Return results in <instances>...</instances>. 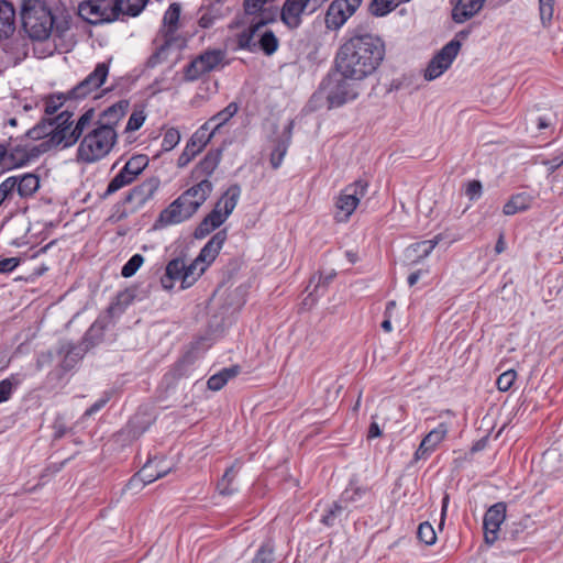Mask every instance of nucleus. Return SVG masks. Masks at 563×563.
I'll use <instances>...</instances> for the list:
<instances>
[{
  "mask_svg": "<svg viewBox=\"0 0 563 563\" xmlns=\"http://www.w3.org/2000/svg\"><path fill=\"white\" fill-rule=\"evenodd\" d=\"M15 30V11L13 5L0 0V40L9 37Z\"/></svg>",
  "mask_w": 563,
  "mask_h": 563,
  "instance_id": "2f4dec72",
  "label": "nucleus"
},
{
  "mask_svg": "<svg viewBox=\"0 0 563 563\" xmlns=\"http://www.w3.org/2000/svg\"><path fill=\"white\" fill-rule=\"evenodd\" d=\"M484 2L485 0H457L452 10V20L455 23H464L481 11Z\"/></svg>",
  "mask_w": 563,
  "mask_h": 563,
  "instance_id": "a878e982",
  "label": "nucleus"
},
{
  "mask_svg": "<svg viewBox=\"0 0 563 563\" xmlns=\"http://www.w3.org/2000/svg\"><path fill=\"white\" fill-rule=\"evenodd\" d=\"M51 144L44 140L37 144H24L7 147L4 167L13 168L26 165L31 161H34L40 155L51 151Z\"/></svg>",
  "mask_w": 563,
  "mask_h": 563,
  "instance_id": "1a4fd4ad",
  "label": "nucleus"
},
{
  "mask_svg": "<svg viewBox=\"0 0 563 563\" xmlns=\"http://www.w3.org/2000/svg\"><path fill=\"white\" fill-rule=\"evenodd\" d=\"M409 0H372L368 5V12L374 16H385L399 4Z\"/></svg>",
  "mask_w": 563,
  "mask_h": 563,
  "instance_id": "79ce46f5",
  "label": "nucleus"
},
{
  "mask_svg": "<svg viewBox=\"0 0 563 563\" xmlns=\"http://www.w3.org/2000/svg\"><path fill=\"white\" fill-rule=\"evenodd\" d=\"M211 137L205 136V131H197L187 142L185 148L177 159V166L186 167L192 158L202 151Z\"/></svg>",
  "mask_w": 563,
  "mask_h": 563,
  "instance_id": "5701e85b",
  "label": "nucleus"
},
{
  "mask_svg": "<svg viewBox=\"0 0 563 563\" xmlns=\"http://www.w3.org/2000/svg\"><path fill=\"white\" fill-rule=\"evenodd\" d=\"M239 110L236 102H230L224 109L211 117L201 128V131L211 130L209 137H212Z\"/></svg>",
  "mask_w": 563,
  "mask_h": 563,
  "instance_id": "bb28decb",
  "label": "nucleus"
},
{
  "mask_svg": "<svg viewBox=\"0 0 563 563\" xmlns=\"http://www.w3.org/2000/svg\"><path fill=\"white\" fill-rule=\"evenodd\" d=\"M325 0H286L280 11V19L289 29H297L302 22V14L316 12Z\"/></svg>",
  "mask_w": 563,
  "mask_h": 563,
  "instance_id": "6e6552de",
  "label": "nucleus"
},
{
  "mask_svg": "<svg viewBox=\"0 0 563 563\" xmlns=\"http://www.w3.org/2000/svg\"><path fill=\"white\" fill-rule=\"evenodd\" d=\"M517 378V372L515 369H508L500 374L497 378L496 385L498 390L500 391H507L509 390L515 380Z\"/></svg>",
  "mask_w": 563,
  "mask_h": 563,
  "instance_id": "4d7b16f0",
  "label": "nucleus"
},
{
  "mask_svg": "<svg viewBox=\"0 0 563 563\" xmlns=\"http://www.w3.org/2000/svg\"><path fill=\"white\" fill-rule=\"evenodd\" d=\"M108 75L109 65L107 63H98L95 69L68 92L69 97L71 99L86 98L102 86Z\"/></svg>",
  "mask_w": 563,
  "mask_h": 563,
  "instance_id": "9b49d317",
  "label": "nucleus"
},
{
  "mask_svg": "<svg viewBox=\"0 0 563 563\" xmlns=\"http://www.w3.org/2000/svg\"><path fill=\"white\" fill-rule=\"evenodd\" d=\"M347 501L342 500L341 503H333L324 514H322L320 521L325 526H334L336 522L347 520L350 510L347 508Z\"/></svg>",
  "mask_w": 563,
  "mask_h": 563,
  "instance_id": "473e14b6",
  "label": "nucleus"
},
{
  "mask_svg": "<svg viewBox=\"0 0 563 563\" xmlns=\"http://www.w3.org/2000/svg\"><path fill=\"white\" fill-rule=\"evenodd\" d=\"M351 186H346L335 201L334 218L338 222H347L352 216V194Z\"/></svg>",
  "mask_w": 563,
  "mask_h": 563,
  "instance_id": "c9c22d12",
  "label": "nucleus"
},
{
  "mask_svg": "<svg viewBox=\"0 0 563 563\" xmlns=\"http://www.w3.org/2000/svg\"><path fill=\"white\" fill-rule=\"evenodd\" d=\"M162 460L148 461L130 481L128 486L132 488L143 487L154 481L164 477L170 472L169 466L162 465Z\"/></svg>",
  "mask_w": 563,
  "mask_h": 563,
  "instance_id": "ddd939ff",
  "label": "nucleus"
},
{
  "mask_svg": "<svg viewBox=\"0 0 563 563\" xmlns=\"http://www.w3.org/2000/svg\"><path fill=\"white\" fill-rule=\"evenodd\" d=\"M12 191L7 179L0 183V208L8 206L14 199Z\"/></svg>",
  "mask_w": 563,
  "mask_h": 563,
  "instance_id": "052dcab7",
  "label": "nucleus"
},
{
  "mask_svg": "<svg viewBox=\"0 0 563 563\" xmlns=\"http://www.w3.org/2000/svg\"><path fill=\"white\" fill-rule=\"evenodd\" d=\"M228 238L227 229L218 231L205 244L200 250L199 255L196 257L202 265L200 266V273H203L207 267L216 260L220 250Z\"/></svg>",
  "mask_w": 563,
  "mask_h": 563,
  "instance_id": "412c9836",
  "label": "nucleus"
},
{
  "mask_svg": "<svg viewBox=\"0 0 563 563\" xmlns=\"http://www.w3.org/2000/svg\"><path fill=\"white\" fill-rule=\"evenodd\" d=\"M110 400V394L106 393L100 399L93 402L82 415L81 419L89 418L100 411Z\"/></svg>",
  "mask_w": 563,
  "mask_h": 563,
  "instance_id": "680f3d73",
  "label": "nucleus"
},
{
  "mask_svg": "<svg viewBox=\"0 0 563 563\" xmlns=\"http://www.w3.org/2000/svg\"><path fill=\"white\" fill-rule=\"evenodd\" d=\"M203 75H206V73L202 71L201 65L199 64V60L197 59V57L195 59H192L184 68V80L185 81H188V82L196 81Z\"/></svg>",
  "mask_w": 563,
  "mask_h": 563,
  "instance_id": "864d4df0",
  "label": "nucleus"
},
{
  "mask_svg": "<svg viewBox=\"0 0 563 563\" xmlns=\"http://www.w3.org/2000/svg\"><path fill=\"white\" fill-rule=\"evenodd\" d=\"M144 263V257L141 254L132 255L129 261L122 266L121 275L124 278L132 277Z\"/></svg>",
  "mask_w": 563,
  "mask_h": 563,
  "instance_id": "3c124183",
  "label": "nucleus"
},
{
  "mask_svg": "<svg viewBox=\"0 0 563 563\" xmlns=\"http://www.w3.org/2000/svg\"><path fill=\"white\" fill-rule=\"evenodd\" d=\"M439 240H440V238L435 236L432 240L422 241L420 243H417V247L421 249L422 256H428L431 253V251L437 246V244L439 243Z\"/></svg>",
  "mask_w": 563,
  "mask_h": 563,
  "instance_id": "69168bd1",
  "label": "nucleus"
},
{
  "mask_svg": "<svg viewBox=\"0 0 563 563\" xmlns=\"http://www.w3.org/2000/svg\"><path fill=\"white\" fill-rule=\"evenodd\" d=\"M118 19L120 15L136 16L145 8L148 0H113Z\"/></svg>",
  "mask_w": 563,
  "mask_h": 563,
  "instance_id": "ea45409f",
  "label": "nucleus"
},
{
  "mask_svg": "<svg viewBox=\"0 0 563 563\" xmlns=\"http://www.w3.org/2000/svg\"><path fill=\"white\" fill-rule=\"evenodd\" d=\"M352 16V3L350 0H333L325 13V26L328 30L338 31Z\"/></svg>",
  "mask_w": 563,
  "mask_h": 563,
  "instance_id": "dca6fc26",
  "label": "nucleus"
},
{
  "mask_svg": "<svg viewBox=\"0 0 563 563\" xmlns=\"http://www.w3.org/2000/svg\"><path fill=\"white\" fill-rule=\"evenodd\" d=\"M109 321V314L100 316L87 330L82 339V342L80 343L82 344L84 347H87V351L97 345L102 340L104 330L108 327Z\"/></svg>",
  "mask_w": 563,
  "mask_h": 563,
  "instance_id": "c85d7f7f",
  "label": "nucleus"
},
{
  "mask_svg": "<svg viewBox=\"0 0 563 563\" xmlns=\"http://www.w3.org/2000/svg\"><path fill=\"white\" fill-rule=\"evenodd\" d=\"M148 165V158L146 155H134L124 165L126 172L129 170L133 177H136L145 169Z\"/></svg>",
  "mask_w": 563,
  "mask_h": 563,
  "instance_id": "de8ad7c7",
  "label": "nucleus"
},
{
  "mask_svg": "<svg viewBox=\"0 0 563 563\" xmlns=\"http://www.w3.org/2000/svg\"><path fill=\"white\" fill-rule=\"evenodd\" d=\"M185 268V260L173 258L169 261L165 268V274L161 277V285L163 289H173L175 282L180 280L183 283V275Z\"/></svg>",
  "mask_w": 563,
  "mask_h": 563,
  "instance_id": "c756f323",
  "label": "nucleus"
},
{
  "mask_svg": "<svg viewBox=\"0 0 563 563\" xmlns=\"http://www.w3.org/2000/svg\"><path fill=\"white\" fill-rule=\"evenodd\" d=\"M251 563H275V547L273 542H264L257 549Z\"/></svg>",
  "mask_w": 563,
  "mask_h": 563,
  "instance_id": "a18cd8bd",
  "label": "nucleus"
},
{
  "mask_svg": "<svg viewBox=\"0 0 563 563\" xmlns=\"http://www.w3.org/2000/svg\"><path fill=\"white\" fill-rule=\"evenodd\" d=\"M21 19L24 31L33 40L44 41L53 32L54 16L41 0H25Z\"/></svg>",
  "mask_w": 563,
  "mask_h": 563,
  "instance_id": "39448f33",
  "label": "nucleus"
},
{
  "mask_svg": "<svg viewBox=\"0 0 563 563\" xmlns=\"http://www.w3.org/2000/svg\"><path fill=\"white\" fill-rule=\"evenodd\" d=\"M368 185L369 181L366 178L354 181V211L358 208L361 200L366 197Z\"/></svg>",
  "mask_w": 563,
  "mask_h": 563,
  "instance_id": "13d9d810",
  "label": "nucleus"
},
{
  "mask_svg": "<svg viewBox=\"0 0 563 563\" xmlns=\"http://www.w3.org/2000/svg\"><path fill=\"white\" fill-rule=\"evenodd\" d=\"M241 186L231 185L218 199L213 209L201 220L194 231L197 240L207 238L211 232L219 229L231 216L241 197Z\"/></svg>",
  "mask_w": 563,
  "mask_h": 563,
  "instance_id": "20e7f679",
  "label": "nucleus"
},
{
  "mask_svg": "<svg viewBox=\"0 0 563 563\" xmlns=\"http://www.w3.org/2000/svg\"><path fill=\"white\" fill-rule=\"evenodd\" d=\"M216 15L211 11H207L199 18V25L203 29H208L213 25Z\"/></svg>",
  "mask_w": 563,
  "mask_h": 563,
  "instance_id": "774afa93",
  "label": "nucleus"
},
{
  "mask_svg": "<svg viewBox=\"0 0 563 563\" xmlns=\"http://www.w3.org/2000/svg\"><path fill=\"white\" fill-rule=\"evenodd\" d=\"M418 539L423 542L427 545H431L437 540L435 531L431 523L428 521H424L419 525L418 531H417Z\"/></svg>",
  "mask_w": 563,
  "mask_h": 563,
  "instance_id": "5fc2aeb1",
  "label": "nucleus"
},
{
  "mask_svg": "<svg viewBox=\"0 0 563 563\" xmlns=\"http://www.w3.org/2000/svg\"><path fill=\"white\" fill-rule=\"evenodd\" d=\"M222 159V150L214 148L210 150L205 157L195 166L191 172V179L195 184H199L200 181L212 183L210 180L211 175L218 168L220 162Z\"/></svg>",
  "mask_w": 563,
  "mask_h": 563,
  "instance_id": "2eb2a0df",
  "label": "nucleus"
},
{
  "mask_svg": "<svg viewBox=\"0 0 563 563\" xmlns=\"http://www.w3.org/2000/svg\"><path fill=\"white\" fill-rule=\"evenodd\" d=\"M128 107V101H119L108 107L99 114V118L95 124L99 126L112 128L115 130V125L124 117Z\"/></svg>",
  "mask_w": 563,
  "mask_h": 563,
  "instance_id": "cd10ccee",
  "label": "nucleus"
},
{
  "mask_svg": "<svg viewBox=\"0 0 563 563\" xmlns=\"http://www.w3.org/2000/svg\"><path fill=\"white\" fill-rule=\"evenodd\" d=\"M334 277V271H331L325 274L320 273L319 275H313L309 280V285L306 288V291L308 294L302 299V307L305 309H311L316 305L318 299L324 295L328 285L333 280Z\"/></svg>",
  "mask_w": 563,
  "mask_h": 563,
  "instance_id": "f3484780",
  "label": "nucleus"
},
{
  "mask_svg": "<svg viewBox=\"0 0 563 563\" xmlns=\"http://www.w3.org/2000/svg\"><path fill=\"white\" fill-rule=\"evenodd\" d=\"M20 265V258L8 257L0 260V274H8L13 272Z\"/></svg>",
  "mask_w": 563,
  "mask_h": 563,
  "instance_id": "e2e57ef3",
  "label": "nucleus"
},
{
  "mask_svg": "<svg viewBox=\"0 0 563 563\" xmlns=\"http://www.w3.org/2000/svg\"><path fill=\"white\" fill-rule=\"evenodd\" d=\"M18 384L19 380L14 375L0 380V404L8 401L11 398L14 387Z\"/></svg>",
  "mask_w": 563,
  "mask_h": 563,
  "instance_id": "6e6d98bb",
  "label": "nucleus"
},
{
  "mask_svg": "<svg viewBox=\"0 0 563 563\" xmlns=\"http://www.w3.org/2000/svg\"><path fill=\"white\" fill-rule=\"evenodd\" d=\"M460 48L461 43L455 38L445 44L429 62L424 70V78L433 80L440 77L451 66Z\"/></svg>",
  "mask_w": 563,
  "mask_h": 563,
  "instance_id": "9d476101",
  "label": "nucleus"
},
{
  "mask_svg": "<svg viewBox=\"0 0 563 563\" xmlns=\"http://www.w3.org/2000/svg\"><path fill=\"white\" fill-rule=\"evenodd\" d=\"M118 140V133L112 128L95 124L80 140L77 147L76 161L82 164H93L110 154Z\"/></svg>",
  "mask_w": 563,
  "mask_h": 563,
  "instance_id": "f03ea898",
  "label": "nucleus"
},
{
  "mask_svg": "<svg viewBox=\"0 0 563 563\" xmlns=\"http://www.w3.org/2000/svg\"><path fill=\"white\" fill-rule=\"evenodd\" d=\"M465 194L471 200H475V199L479 198V196L482 195L481 181L479 180L470 181L466 186Z\"/></svg>",
  "mask_w": 563,
  "mask_h": 563,
  "instance_id": "0e129e2a",
  "label": "nucleus"
},
{
  "mask_svg": "<svg viewBox=\"0 0 563 563\" xmlns=\"http://www.w3.org/2000/svg\"><path fill=\"white\" fill-rule=\"evenodd\" d=\"M202 264L198 262L196 258L189 265L185 264L184 275H183V289L189 288L197 278L202 274L200 273V266Z\"/></svg>",
  "mask_w": 563,
  "mask_h": 563,
  "instance_id": "49530a36",
  "label": "nucleus"
},
{
  "mask_svg": "<svg viewBox=\"0 0 563 563\" xmlns=\"http://www.w3.org/2000/svg\"><path fill=\"white\" fill-rule=\"evenodd\" d=\"M268 0H244L243 7L246 15H253L251 22L257 21L258 19L269 18L268 14L263 10L264 5Z\"/></svg>",
  "mask_w": 563,
  "mask_h": 563,
  "instance_id": "c03bdc74",
  "label": "nucleus"
},
{
  "mask_svg": "<svg viewBox=\"0 0 563 563\" xmlns=\"http://www.w3.org/2000/svg\"><path fill=\"white\" fill-rule=\"evenodd\" d=\"M78 14L90 24H103L118 20L113 0H86L79 4Z\"/></svg>",
  "mask_w": 563,
  "mask_h": 563,
  "instance_id": "0eeeda50",
  "label": "nucleus"
},
{
  "mask_svg": "<svg viewBox=\"0 0 563 563\" xmlns=\"http://www.w3.org/2000/svg\"><path fill=\"white\" fill-rule=\"evenodd\" d=\"M555 0H539L540 20L543 26H549L553 19Z\"/></svg>",
  "mask_w": 563,
  "mask_h": 563,
  "instance_id": "603ef678",
  "label": "nucleus"
},
{
  "mask_svg": "<svg viewBox=\"0 0 563 563\" xmlns=\"http://www.w3.org/2000/svg\"><path fill=\"white\" fill-rule=\"evenodd\" d=\"M238 463L231 465L224 472L223 476L219 479L217 484V489L222 496H232L238 492V487L234 484L235 477L239 472V467H236Z\"/></svg>",
  "mask_w": 563,
  "mask_h": 563,
  "instance_id": "4c0bfd02",
  "label": "nucleus"
},
{
  "mask_svg": "<svg viewBox=\"0 0 563 563\" xmlns=\"http://www.w3.org/2000/svg\"><path fill=\"white\" fill-rule=\"evenodd\" d=\"M135 180L133 175L123 166L122 169L110 180L103 197H108Z\"/></svg>",
  "mask_w": 563,
  "mask_h": 563,
  "instance_id": "a19ab883",
  "label": "nucleus"
},
{
  "mask_svg": "<svg viewBox=\"0 0 563 563\" xmlns=\"http://www.w3.org/2000/svg\"><path fill=\"white\" fill-rule=\"evenodd\" d=\"M145 121V114L142 111H134L125 125L126 132H133L139 130Z\"/></svg>",
  "mask_w": 563,
  "mask_h": 563,
  "instance_id": "bf43d9fd",
  "label": "nucleus"
},
{
  "mask_svg": "<svg viewBox=\"0 0 563 563\" xmlns=\"http://www.w3.org/2000/svg\"><path fill=\"white\" fill-rule=\"evenodd\" d=\"M96 111L93 108L86 110L78 119L75 128L69 132L66 146L74 145L87 129L95 126Z\"/></svg>",
  "mask_w": 563,
  "mask_h": 563,
  "instance_id": "7c9ffc66",
  "label": "nucleus"
},
{
  "mask_svg": "<svg viewBox=\"0 0 563 563\" xmlns=\"http://www.w3.org/2000/svg\"><path fill=\"white\" fill-rule=\"evenodd\" d=\"M180 142V132L176 128H168L162 140V150L169 152L175 148Z\"/></svg>",
  "mask_w": 563,
  "mask_h": 563,
  "instance_id": "09e8293b",
  "label": "nucleus"
},
{
  "mask_svg": "<svg viewBox=\"0 0 563 563\" xmlns=\"http://www.w3.org/2000/svg\"><path fill=\"white\" fill-rule=\"evenodd\" d=\"M543 165L548 167L549 173H554L563 165V155L554 156L551 159L544 161Z\"/></svg>",
  "mask_w": 563,
  "mask_h": 563,
  "instance_id": "338daca9",
  "label": "nucleus"
},
{
  "mask_svg": "<svg viewBox=\"0 0 563 563\" xmlns=\"http://www.w3.org/2000/svg\"><path fill=\"white\" fill-rule=\"evenodd\" d=\"M448 426L440 423L437 428L431 430L421 441L418 449L415 452V461L427 460L439 446V444L445 439L448 434Z\"/></svg>",
  "mask_w": 563,
  "mask_h": 563,
  "instance_id": "a211bd4d",
  "label": "nucleus"
},
{
  "mask_svg": "<svg viewBox=\"0 0 563 563\" xmlns=\"http://www.w3.org/2000/svg\"><path fill=\"white\" fill-rule=\"evenodd\" d=\"M294 121H289L284 128L282 135L275 141L274 148L271 153V165L277 169L283 164L284 157L287 154L288 147L291 143Z\"/></svg>",
  "mask_w": 563,
  "mask_h": 563,
  "instance_id": "b1692460",
  "label": "nucleus"
},
{
  "mask_svg": "<svg viewBox=\"0 0 563 563\" xmlns=\"http://www.w3.org/2000/svg\"><path fill=\"white\" fill-rule=\"evenodd\" d=\"M385 55L384 43L372 34H358L354 31V80H361L373 74Z\"/></svg>",
  "mask_w": 563,
  "mask_h": 563,
  "instance_id": "7ed1b4c3",
  "label": "nucleus"
},
{
  "mask_svg": "<svg viewBox=\"0 0 563 563\" xmlns=\"http://www.w3.org/2000/svg\"><path fill=\"white\" fill-rule=\"evenodd\" d=\"M240 373V366L233 365L231 367H225L221 369L219 373L213 374L209 377L207 382V386L210 390L218 391L221 390L225 384L233 377H235Z\"/></svg>",
  "mask_w": 563,
  "mask_h": 563,
  "instance_id": "e433bc0d",
  "label": "nucleus"
},
{
  "mask_svg": "<svg viewBox=\"0 0 563 563\" xmlns=\"http://www.w3.org/2000/svg\"><path fill=\"white\" fill-rule=\"evenodd\" d=\"M352 79V38L346 40L339 48L334 70L322 81L321 90L327 92L329 108H338L346 102Z\"/></svg>",
  "mask_w": 563,
  "mask_h": 563,
  "instance_id": "f257e3e1",
  "label": "nucleus"
},
{
  "mask_svg": "<svg viewBox=\"0 0 563 563\" xmlns=\"http://www.w3.org/2000/svg\"><path fill=\"white\" fill-rule=\"evenodd\" d=\"M5 179L14 195L23 199L32 197L40 188V178L32 173L14 175Z\"/></svg>",
  "mask_w": 563,
  "mask_h": 563,
  "instance_id": "aec40b11",
  "label": "nucleus"
},
{
  "mask_svg": "<svg viewBox=\"0 0 563 563\" xmlns=\"http://www.w3.org/2000/svg\"><path fill=\"white\" fill-rule=\"evenodd\" d=\"M156 189L157 184L155 181H145L131 189L125 197V201L142 206L153 197Z\"/></svg>",
  "mask_w": 563,
  "mask_h": 563,
  "instance_id": "72a5a7b5",
  "label": "nucleus"
},
{
  "mask_svg": "<svg viewBox=\"0 0 563 563\" xmlns=\"http://www.w3.org/2000/svg\"><path fill=\"white\" fill-rule=\"evenodd\" d=\"M224 54L220 49L207 51L203 54L197 56L199 64L201 65L202 71L206 74L216 69V67L221 64Z\"/></svg>",
  "mask_w": 563,
  "mask_h": 563,
  "instance_id": "37998d69",
  "label": "nucleus"
},
{
  "mask_svg": "<svg viewBox=\"0 0 563 563\" xmlns=\"http://www.w3.org/2000/svg\"><path fill=\"white\" fill-rule=\"evenodd\" d=\"M180 11V4L176 2L172 3L165 11L161 30L165 37H173L178 30Z\"/></svg>",
  "mask_w": 563,
  "mask_h": 563,
  "instance_id": "f704fd0d",
  "label": "nucleus"
},
{
  "mask_svg": "<svg viewBox=\"0 0 563 563\" xmlns=\"http://www.w3.org/2000/svg\"><path fill=\"white\" fill-rule=\"evenodd\" d=\"M194 217L177 198L163 209L156 220V227L166 228L180 224Z\"/></svg>",
  "mask_w": 563,
  "mask_h": 563,
  "instance_id": "6ab92c4d",
  "label": "nucleus"
},
{
  "mask_svg": "<svg viewBox=\"0 0 563 563\" xmlns=\"http://www.w3.org/2000/svg\"><path fill=\"white\" fill-rule=\"evenodd\" d=\"M53 131V123L48 121V123H40L33 126L27 131L26 135L31 140L51 139Z\"/></svg>",
  "mask_w": 563,
  "mask_h": 563,
  "instance_id": "8fccbe9b",
  "label": "nucleus"
},
{
  "mask_svg": "<svg viewBox=\"0 0 563 563\" xmlns=\"http://www.w3.org/2000/svg\"><path fill=\"white\" fill-rule=\"evenodd\" d=\"M271 21V18H261L257 21L250 22V26L238 34L236 42L240 49H244L254 53L261 49L265 55H273L279 46V41L273 31H264L260 40L254 41L255 35L261 27L266 25Z\"/></svg>",
  "mask_w": 563,
  "mask_h": 563,
  "instance_id": "423d86ee",
  "label": "nucleus"
},
{
  "mask_svg": "<svg viewBox=\"0 0 563 563\" xmlns=\"http://www.w3.org/2000/svg\"><path fill=\"white\" fill-rule=\"evenodd\" d=\"M531 197L527 192H520L511 196V198L504 205L503 212L506 216H512L517 212L527 210L530 207Z\"/></svg>",
  "mask_w": 563,
  "mask_h": 563,
  "instance_id": "58836bf2",
  "label": "nucleus"
},
{
  "mask_svg": "<svg viewBox=\"0 0 563 563\" xmlns=\"http://www.w3.org/2000/svg\"><path fill=\"white\" fill-rule=\"evenodd\" d=\"M73 113L69 111H63L58 115H56L53 120H49L53 123L54 131L51 135V139H45V142L51 144V148L56 147L63 144L66 146V141L68 139L70 126L73 124L71 121Z\"/></svg>",
  "mask_w": 563,
  "mask_h": 563,
  "instance_id": "4be33fe9",
  "label": "nucleus"
},
{
  "mask_svg": "<svg viewBox=\"0 0 563 563\" xmlns=\"http://www.w3.org/2000/svg\"><path fill=\"white\" fill-rule=\"evenodd\" d=\"M505 518V503H496L488 508L483 520L484 538L487 544L492 545L498 539V531Z\"/></svg>",
  "mask_w": 563,
  "mask_h": 563,
  "instance_id": "4468645a",
  "label": "nucleus"
},
{
  "mask_svg": "<svg viewBox=\"0 0 563 563\" xmlns=\"http://www.w3.org/2000/svg\"><path fill=\"white\" fill-rule=\"evenodd\" d=\"M212 190V183L200 181L186 189L177 197V200H180L181 205L194 216L209 198Z\"/></svg>",
  "mask_w": 563,
  "mask_h": 563,
  "instance_id": "f8f14e48",
  "label": "nucleus"
},
{
  "mask_svg": "<svg viewBox=\"0 0 563 563\" xmlns=\"http://www.w3.org/2000/svg\"><path fill=\"white\" fill-rule=\"evenodd\" d=\"M86 353L87 347H84L82 344H75L71 342L60 344L58 354L62 356V368L65 372L73 369Z\"/></svg>",
  "mask_w": 563,
  "mask_h": 563,
  "instance_id": "393cba45",
  "label": "nucleus"
}]
</instances>
